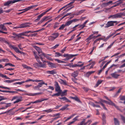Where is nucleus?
Returning <instances> with one entry per match:
<instances>
[{
  "mask_svg": "<svg viewBox=\"0 0 125 125\" xmlns=\"http://www.w3.org/2000/svg\"><path fill=\"white\" fill-rule=\"evenodd\" d=\"M54 86H55V91L58 93L52 95L51 96L52 97L54 96H59L60 95L61 90L58 82L56 81L55 82Z\"/></svg>",
  "mask_w": 125,
  "mask_h": 125,
  "instance_id": "obj_1",
  "label": "nucleus"
},
{
  "mask_svg": "<svg viewBox=\"0 0 125 125\" xmlns=\"http://www.w3.org/2000/svg\"><path fill=\"white\" fill-rule=\"evenodd\" d=\"M21 1V0H8L3 4V5L5 6H8L9 7L10 6V5L15 3V2H19Z\"/></svg>",
  "mask_w": 125,
  "mask_h": 125,
  "instance_id": "obj_2",
  "label": "nucleus"
},
{
  "mask_svg": "<svg viewBox=\"0 0 125 125\" xmlns=\"http://www.w3.org/2000/svg\"><path fill=\"white\" fill-rule=\"evenodd\" d=\"M113 102L111 101H106L105 100H103V99H101V102H100V104L103 107V108L104 109V110H107V109L106 108L105 106L104 105V104H103V103H105L106 104H108L109 105H111L112 104Z\"/></svg>",
  "mask_w": 125,
  "mask_h": 125,
  "instance_id": "obj_3",
  "label": "nucleus"
},
{
  "mask_svg": "<svg viewBox=\"0 0 125 125\" xmlns=\"http://www.w3.org/2000/svg\"><path fill=\"white\" fill-rule=\"evenodd\" d=\"M119 22H118L117 21H108L106 24V26H105V27L106 28L110 26H114V23H115V25H116Z\"/></svg>",
  "mask_w": 125,
  "mask_h": 125,
  "instance_id": "obj_4",
  "label": "nucleus"
},
{
  "mask_svg": "<svg viewBox=\"0 0 125 125\" xmlns=\"http://www.w3.org/2000/svg\"><path fill=\"white\" fill-rule=\"evenodd\" d=\"M78 55L77 54L75 55L73 54H64L63 55V56L64 57L67 58L64 59V61H67L70 59L74 57L75 56Z\"/></svg>",
  "mask_w": 125,
  "mask_h": 125,
  "instance_id": "obj_5",
  "label": "nucleus"
},
{
  "mask_svg": "<svg viewBox=\"0 0 125 125\" xmlns=\"http://www.w3.org/2000/svg\"><path fill=\"white\" fill-rule=\"evenodd\" d=\"M33 54L35 58L36 59L37 61L39 63H42L40 61V59L41 60L43 61V62H44L45 61L43 60V58L41 57L40 55V58L39 57H38V56L37 55L36 52H33Z\"/></svg>",
  "mask_w": 125,
  "mask_h": 125,
  "instance_id": "obj_6",
  "label": "nucleus"
},
{
  "mask_svg": "<svg viewBox=\"0 0 125 125\" xmlns=\"http://www.w3.org/2000/svg\"><path fill=\"white\" fill-rule=\"evenodd\" d=\"M31 24L32 23L30 22L23 23L20 25V28L30 27Z\"/></svg>",
  "mask_w": 125,
  "mask_h": 125,
  "instance_id": "obj_7",
  "label": "nucleus"
},
{
  "mask_svg": "<svg viewBox=\"0 0 125 125\" xmlns=\"http://www.w3.org/2000/svg\"><path fill=\"white\" fill-rule=\"evenodd\" d=\"M39 64L37 63H35L33 64L34 66L36 68H44L45 67V65L42 63H39Z\"/></svg>",
  "mask_w": 125,
  "mask_h": 125,
  "instance_id": "obj_8",
  "label": "nucleus"
},
{
  "mask_svg": "<svg viewBox=\"0 0 125 125\" xmlns=\"http://www.w3.org/2000/svg\"><path fill=\"white\" fill-rule=\"evenodd\" d=\"M123 0H119L118 1L115 2V4L114 5L111 7V8H109L106 9L107 10L111 8L116 7V6L119 5L120 3H122V1Z\"/></svg>",
  "mask_w": 125,
  "mask_h": 125,
  "instance_id": "obj_9",
  "label": "nucleus"
},
{
  "mask_svg": "<svg viewBox=\"0 0 125 125\" xmlns=\"http://www.w3.org/2000/svg\"><path fill=\"white\" fill-rule=\"evenodd\" d=\"M120 15L118 13H116L114 15H110L108 17V19L112 18V19H116L117 18H119V16Z\"/></svg>",
  "mask_w": 125,
  "mask_h": 125,
  "instance_id": "obj_10",
  "label": "nucleus"
},
{
  "mask_svg": "<svg viewBox=\"0 0 125 125\" xmlns=\"http://www.w3.org/2000/svg\"><path fill=\"white\" fill-rule=\"evenodd\" d=\"M8 44V45L10 48H12L17 53H18L19 50L17 47H14L13 45L10 44L9 42V44Z\"/></svg>",
  "mask_w": 125,
  "mask_h": 125,
  "instance_id": "obj_11",
  "label": "nucleus"
},
{
  "mask_svg": "<svg viewBox=\"0 0 125 125\" xmlns=\"http://www.w3.org/2000/svg\"><path fill=\"white\" fill-rule=\"evenodd\" d=\"M112 1H111L107 3H104L101 5L100 6L102 8L105 7L108 5L109 4L112 3Z\"/></svg>",
  "mask_w": 125,
  "mask_h": 125,
  "instance_id": "obj_12",
  "label": "nucleus"
},
{
  "mask_svg": "<svg viewBox=\"0 0 125 125\" xmlns=\"http://www.w3.org/2000/svg\"><path fill=\"white\" fill-rule=\"evenodd\" d=\"M70 98L73 99L74 100L79 103H82L81 101L79 99L77 96H75L74 97L71 96L70 97Z\"/></svg>",
  "mask_w": 125,
  "mask_h": 125,
  "instance_id": "obj_13",
  "label": "nucleus"
},
{
  "mask_svg": "<svg viewBox=\"0 0 125 125\" xmlns=\"http://www.w3.org/2000/svg\"><path fill=\"white\" fill-rule=\"evenodd\" d=\"M48 64L49 66L51 68H56V65L55 64L52 63L50 62H48Z\"/></svg>",
  "mask_w": 125,
  "mask_h": 125,
  "instance_id": "obj_14",
  "label": "nucleus"
},
{
  "mask_svg": "<svg viewBox=\"0 0 125 125\" xmlns=\"http://www.w3.org/2000/svg\"><path fill=\"white\" fill-rule=\"evenodd\" d=\"M111 75L112 77L116 79H117L120 76V75L117 74L116 72L111 73Z\"/></svg>",
  "mask_w": 125,
  "mask_h": 125,
  "instance_id": "obj_15",
  "label": "nucleus"
},
{
  "mask_svg": "<svg viewBox=\"0 0 125 125\" xmlns=\"http://www.w3.org/2000/svg\"><path fill=\"white\" fill-rule=\"evenodd\" d=\"M13 36L10 35V37L12 39L14 40H16L17 39V34L15 33H12Z\"/></svg>",
  "mask_w": 125,
  "mask_h": 125,
  "instance_id": "obj_16",
  "label": "nucleus"
},
{
  "mask_svg": "<svg viewBox=\"0 0 125 125\" xmlns=\"http://www.w3.org/2000/svg\"><path fill=\"white\" fill-rule=\"evenodd\" d=\"M0 42L5 43L7 44H9V42L8 41H6V39L0 37Z\"/></svg>",
  "mask_w": 125,
  "mask_h": 125,
  "instance_id": "obj_17",
  "label": "nucleus"
},
{
  "mask_svg": "<svg viewBox=\"0 0 125 125\" xmlns=\"http://www.w3.org/2000/svg\"><path fill=\"white\" fill-rule=\"evenodd\" d=\"M20 80L19 79H14L11 80H6L4 82L5 83H12L16 81H18Z\"/></svg>",
  "mask_w": 125,
  "mask_h": 125,
  "instance_id": "obj_18",
  "label": "nucleus"
},
{
  "mask_svg": "<svg viewBox=\"0 0 125 125\" xmlns=\"http://www.w3.org/2000/svg\"><path fill=\"white\" fill-rule=\"evenodd\" d=\"M42 94V92H40L38 93H36L34 94H32V93H28L26 94L27 95H29V96H35L36 95H38L39 94Z\"/></svg>",
  "mask_w": 125,
  "mask_h": 125,
  "instance_id": "obj_19",
  "label": "nucleus"
},
{
  "mask_svg": "<svg viewBox=\"0 0 125 125\" xmlns=\"http://www.w3.org/2000/svg\"><path fill=\"white\" fill-rule=\"evenodd\" d=\"M59 98L61 100H62L63 101H65L66 102H71V101L65 97H59Z\"/></svg>",
  "mask_w": 125,
  "mask_h": 125,
  "instance_id": "obj_20",
  "label": "nucleus"
},
{
  "mask_svg": "<svg viewBox=\"0 0 125 125\" xmlns=\"http://www.w3.org/2000/svg\"><path fill=\"white\" fill-rule=\"evenodd\" d=\"M79 72L77 71L74 72L71 74V76L73 77L74 78L77 77L78 75Z\"/></svg>",
  "mask_w": 125,
  "mask_h": 125,
  "instance_id": "obj_21",
  "label": "nucleus"
},
{
  "mask_svg": "<svg viewBox=\"0 0 125 125\" xmlns=\"http://www.w3.org/2000/svg\"><path fill=\"white\" fill-rule=\"evenodd\" d=\"M59 82L60 83L63 84L64 85H66L67 84V82L65 80H63L62 79H60V80L59 81Z\"/></svg>",
  "mask_w": 125,
  "mask_h": 125,
  "instance_id": "obj_22",
  "label": "nucleus"
},
{
  "mask_svg": "<svg viewBox=\"0 0 125 125\" xmlns=\"http://www.w3.org/2000/svg\"><path fill=\"white\" fill-rule=\"evenodd\" d=\"M69 106V105L68 104L62 107L61 109H60V110L63 111L65 110H68V109L67 108V107Z\"/></svg>",
  "mask_w": 125,
  "mask_h": 125,
  "instance_id": "obj_23",
  "label": "nucleus"
},
{
  "mask_svg": "<svg viewBox=\"0 0 125 125\" xmlns=\"http://www.w3.org/2000/svg\"><path fill=\"white\" fill-rule=\"evenodd\" d=\"M46 73H47L52 75L56 73V72L54 70H53L51 71H47L46 72Z\"/></svg>",
  "mask_w": 125,
  "mask_h": 125,
  "instance_id": "obj_24",
  "label": "nucleus"
},
{
  "mask_svg": "<svg viewBox=\"0 0 125 125\" xmlns=\"http://www.w3.org/2000/svg\"><path fill=\"white\" fill-rule=\"evenodd\" d=\"M34 48L36 49V50L37 51L38 53L40 54L41 53H42V51L41 49L39 47H37L36 46H35L34 47Z\"/></svg>",
  "mask_w": 125,
  "mask_h": 125,
  "instance_id": "obj_25",
  "label": "nucleus"
},
{
  "mask_svg": "<svg viewBox=\"0 0 125 125\" xmlns=\"http://www.w3.org/2000/svg\"><path fill=\"white\" fill-rule=\"evenodd\" d=\"M114 120L115 125H119V121L116 118H114Z\"/></svg>",
  "mask_w": 125,
  "mask_h": 125,
  "instance_id": "obj_26",
  "label": "nucleus"
},
{
  "mask_svg": "<svg viewBox=\"0 0 125 125\" xmlns=\"http://www.w3.org/2000/svg\"><path fill=\"white\" fill-rule=\"evenodd\" d=\"M83 64L81 65L75 64L71 65V67L72 68L76 67H81L82 66H83Z\"/></svg>",
  "mask_w": 125,
  "mask_h": 125,
  "instance_id": "obj_27",
  "label": "nucleus"
},
{
  "mask_svg": "<svg viewBox=\"0 0 125 125\" xmlns=\"http://www.w3.org/2000/svg\"><path fill=\"white\" fill-rule=\"evenodd\" d=\"M67 91V90H64L62 92V90H61V94L60 95H61V96H64L66 94L65 93H66Z\"/></svg>",
  "mask_w": 125,
  "mask_h": 125,
  "instance_id": "obj_28",
  "label": "nucleus"
},
{
  "mask_svg": "<svg viewBox=\"0 0 125 125\" xmlns=\"http://www.w3.org/2000/svg\"><path fill=\"white\" fill-rule=\"evenodd\" d=\"M95 71H90L87 72L85 74V76L87 77H89V76L92 73H94Z\"/></svg>",
  "mask_w": 125,
  "mask_h": 125,
  "instance_id": "obj_29",
  "label": "nucleus"
},
{
  "mask_svg": "<svg viewBox=\"0 0 125 125\" xmlns=\"http://www.w3.org/2000/svg\"><path fill=\"white\" fill-rule=\"evenodd\" d=\"M122 89V88H120L117 91V92L115 93L114 96V97H116L118 96L119 93L120 92L121 90Z\"/></svg>",
  "mask_w": 125,
  "mask_h": 125,
  "instance_id": "obj_30",
  "label": "nucleus"
},
{
  "mask_svg": "<svg viewBox=\"0 0 125 125\" xmlns=\"http://www.w3.org/2000/svg\"><path fill=\"white\" fill-rule=\"evenodd\" d=\"M93 34L91 35L86 39L87 42L89 43L90 42L89 41L92 38V36H93Z\"/></svg>",
  "mask_w": 125,
  "mask_h": 125,
  "instance_id": "obj_31",
  "label": "nucleus"
},
{
  "mask_svg": "<svg viewBox=\"0 0 125 125\" xmlns=\"http://www.w3.org/2000/svg\"><path fill=\"white\" fill-rule=\"evenodd\" d=\"M103 81L101 80H98L95 85L94 86V87H96L98 86Z\"/></svg>",
  "mask_w": 125,
  "mask_h": 125,
  "instance_id": "obj_32",
  "label": "nucleus"
},
{
  "mask_svg": "<svg viewBox=\"0 0 125 125\" xmlns=\"http://www.w3.org/2000/svg\"><path fill=\"white\" fill-rule=\"evenodd\" d=\"M52 35L54 36L55 39L57 38L59 35V33L58 32L53 33L52 34Z\"/></svg>",
  "mask_w": 125,
  "mask_h": 125,
  "instance_id": "obj_33",
  "label": "nucleus"
},
{
  "mask_svg": "<svg viewBox=\"0 0 125 125\" xmlns=\"http://www.w3.org/2000/svg\"><path fill=\"white\" fill-rule=\"evenodd\" d=\"M59 23L58 22H56L53 26V28L55 29L58 28L59 26Z\"/></svg>",
  "mask_w": 125,
  "mask_h": 125,
  "instance_id": "obj_34",
  "label": "nucleus"
},
{
  "mask_svg": "<svg viewBox=\"0 0 125 125\" xmlns=\"http://www.w3.org/2000/svg\"><path fill=\"white\" fill-rule=\"evenodd\" d=\"M21 35L22 36H27L28 37H29L30 36V35H27L26 34L27 33V32L26 31H25L23 32H21Z\"/></svg>",
  "mask_w": 125,
  "mask_h": 125,
  "instance_id": "obj_35",
  "label": "nucleus"
},
{
  "mask_svg": "<svg viewBox=\"0 0 125 125\" xmlns=\"http://www.w3.org/2000/svg\"><path fill=\"white\" fill-rule=\"evenodd\" d=\"M72 23L71 20L67 22L64 25L65 27L66 26H68Z\"/></svg>",
  "mask_w": 125,
  "mask_h": 125,
  "instance_id": "obj_36",
  "label": "nucleus"
},
{
  "mask_svg": "<svg viewBox=\"0 0 125 125\" xmlns=\"http://www.w3.org/2000/svg\"><path fill=\"white\" fill-rule=\"evenodd\" d=\"M0 76L3 78H5L6 79H10V78L7 77L6 75H4L0 73Z\"/></svg>",
  "mask_w": 125,
  "mask_h": 125,
  "instance_id": "obj_37",
  "label": "nucleus"
},
{
  "mask_svg": "<svg viewBox=\"0 0 125 125\" xmlns=\"http://www.w3.org/2000/svg\"><path fill=\"white\" fill-rule=\"evenodd\" d=\"M22 66L24 68H26L27 69H30L31 68V67L28 66L25 64H22Z\"/></svg>",
  "mask_w": 125,
  "mask_h": 125,
  "instance_id": "obj_38",
  "label": "nucleus"
},
{
  "mask_svg": "<svg viewBox=\"0 0 125 125\" xmlns=\"http://www.w3.org/2000/svg\"><path fill=\"white\" fill-rule=\"evenodd\" d=\"M55 57H59L60 56H62V55L58 52H56L55 53Z\"/></svg>",
  "mask_w": 125,
  "mask_h": 125,
  "instance_id": "obj_39",
  "label": "nucleus"
},
{
  "mask_svg": "<svg viewBox=\"0 0 125 125\" xmlns=\"http://www.w3.org/2000/svg\"><path fill=\"white\" fill-rule=\"evenodd\" d=\"M82 88L85 92H87L90 90V89L84 87H83Z\"/></svg>",
  "mask_w": 125,
  "mask_h": 125,
  "instance_id": "obj_40",
  "label": "nucleus"
},
{
  "mask_svg": "<svg viewBox=\"0 0 125 125\" xmlns=\"http://www.w3.org/2000/svg\"><path fill=\"white\" fill-rule=\"evenodd\" d=\"M25 82L24 81H22L21 82H16L13 84V85H15L17 84L20 85L22 83H24Z\"/></svg>",
  "mask_w": 125,
  "mask_h": 125,
  "instance_id": "obj_41",
  "label": "nucleus"
},
{
  "mask_svg": "<svg viewBox=\"0 0 125 125\" xmlns=\"http://www.w3.org/2000/svg\"><path fill=\"white\" fill-rule=\"evenodd\" d=\"M45 84V82H44L42 81V82L39 83H38V85H37L39 88L42 87V85L44 84Z\"/></svg>",
  "mask_w": 125,
  "mask_h": 125,
  "instance_id": "obj_42",
  "label": "nucleus"
},
{
  "mask_svg": "<svg viewBox=\"0 0 125 125\" xmlns=\"http://www.w3.org/2000/svg\"><path fill=\"white\" fill-rule=\"evenodd\" d=\"M48 39V40L50 41H53L55 39V37L53 36H49Z\"/></svg>",
  "mask_w": 125,
  "mask_h": 125,
  "instance_id": "obj_43",
  "label": "nucleus"
},
{
  "mask_svg": "<svg viewBox=\"0 0 125 125\" xmlns=\"http://www.w3.org/2000/svg\"><path fill=\"white\" fill-rule=\"evenodd\" d=\"M22 101V98H20L17 99V100L14 101L13 102V103L15 104V103L19 102H21Z\"/></svg>",
  "mask_w": 125,
  "mask_h": 125,
  "instance_id": "obj_44",
  "label": "nucleus"
},
{
  "mask_svg": "<svg viewBox=\"0 0 125 125\" xmlns=\"http://www.w3.org/2000/svg\"><path fill=\"white\" fill-rule=\"evenodd\" d=\"M39 31H26L27 34L29 33H32L34 32H38Z\"/></svg>",
  "mask_w": 125,
  "mask_h": 125,
  "instance_id": "obj_45",
  "label": "nucleus"
},
{
  "mask_svg": "<svg viewBox=\"0 0 125 125\" xmlns=\"http://www.w3.org/2000/svg\"><path fill=\"white\" fill-rule=\"evenodd\" d=\"M111 62L110 61H109L108 62H107L105 64V65L103 67V68H102V69L103 70L107 66V65L109 63Z\"/></svg>",
  "mask_w": 125,
  "mask_h": 125,
  "instance_id": "obj_46",
  "label": "nucleus"
},
{
  "mask_svg": "<svg viewBox=\"0 0 125 125\" xmlns=\"http://www.w3.org/2000/svg\"><path fill=\"white\" fill-rule=\"evenodd\" d=\"M92 121L91 120H89L87 121L84 124V125H86L88 124V125H89L91 123Z\"/></svg>",
  "mask_w": 125,
  "mask_h": 125,
  "instance_id": "obj_47",
  "label": "nucleus"
},
{
  "mask_svg": "<svg viewBox=\"0 0 125 125\" xmlns=\"http://www.w3.org/2000/svg\"><path fill=\"white\" fill-rule=\"evenodd\" d=\"M40 88L37 85V86H34L33 87V88L35 90H37L41 91V90L40 89Z\"/></svg>",
  "mask_w": 125,
  "mask_h": 125,
  "instance_id": "obj_48",
  "label": "nucleus"
},
{
  "mask_svg": "<svg viewBox=\"0 0 125 125\" xmlns=\"http://www.w3.org/2000/svg\"><path fill=\"white\" fill-rule=\"evenodd\" d=\"M65 27V26L63 24L61 26L59 27L58 29L60 30H63L64 29Z\"/></svg>",
  "mask_w": 125,
  "mask_h": 125,
  "instance_id": "obj_49",
  "label": "nucleus"
},
{
  "mask_svg": "<svg viewBox=\"0 0 125 125\" xmlns=\"http://www.w3.org/2000/svg\"><path fill=\"white\" fill-rule=\"evenodd\" d=\"M54 60L55 61L59 63H62L65 62H64L60 60L59 59H55Z\"/></svg>",
  "mask_w": 125,
  "mask_h": 125,
  "instance_id": "obj_50",
  "label": "nucleus"
},
{
  "mask_svg": "<svg viewBox=\"0 0 125 125\" xmlns=\"http://www.w3.org/2000/svg\"><path fill=\"white\" fill-rule=\"evenodd\" d=\"M7 65H9L11 66H13V67H14L15 66L14 65H13L10 63H6L5 64V66H6Z\"/></svg>",
  "mask_w": 125,
  "mask_h": 125,
  "instance_id": "obj_51",
  "label": "nucleus"
},
{
  "mask_svg": "<svg viewBox=\"0 0 125 125\" xmlns=\"http://www.w3.org/2000/svg\"><path fill=\"white\" fill-rule=\"evenodd\" d=\"M111 105L114 106L117 110H120V109L118 106H116L114 103L113 102Z\"/></svg>",
  "mask_w": 125,
  "mask_h": 125,
  "instance_id": "obj_52",
  "label": "nucleus"
},
{
  "mask_svg": "<svg viewBox=\"0 0 125 125\" xmlns=\"http://www.w3.org/2000/svg\"><path fill=\"white\" fill-rule=\"evenodd\" d=\"M1 61V62L2 61H3L4 62H9V60L7 59H3L0 60Z\"/></svg>",
  "mask_w": 125,
  "mask_h": 125,
  "instance_id": "obj_53",
  "label": "nucleus"
},
{
  "mask_svg": "<svg viewBox=\"0 0 125 125\" xmlns=\"http://www.w3.org/2000/svg\"><path fill=\"white\" fill-rule=\"evenodd\" d=\"M79 24H78L77 25H75L74 27L73 28V29L71 31H72V32L73 31H74L76 30V28H75L78 26H79Z\"/></svg>",
  "mask_w": 125,
  "mask_h": 125,
  "instance_id": "obj_54",
  "label": "nucleus"
},
{
  "mask_svg": "<svg viewBox=\"0 0 125 125\" xmlns=\"http://www.w3.org/2000/svg\"><path fill=\"white\" fill-rule=\"evenodd\" d=\"M121 119L124 122L125 124V117L122 115H120Z\"/></svg>",
  "mask_w": 125,
  "mask_h": 125,
  "instance_id": "obj_55",
  "label": "nucleus"
},
{
  "mask_svg": "<svg viewBox=\"0 0 125 125\" xmlns=\"http://www.w3.org/2000/svg\"><path fill=\"white\" fill-rule=\"evenodd\" d=\"M11 103H6L5 105L6 108L7 107L10 106L11 105Z\"/></svg>",
  "mask_w": 125,
  "mask_h": 125,
  "instance_id": "obj_56",
  "label": "nucleus"
},
{
  "mask_svg": "<svg viewBox=\"0 0 125 125\" xmlns=\"http://www.w3.org/2000/svg\"><path fill=\"white\" fill-rule=\"evenodd\" d=\"M79 21V19H75L71 20L72 23L73 22H75Z\"/></svg>",
  "mask_w": 125,
  "mask_h": 125,
  "instance_id": "obj_57",
  "label": "nucleus"
},
{
  "mask_svg": "<svg viewBox=\"0 0 125 125\" xmlns=\"http://www.w3.org/2000/svg\"><path fill=\"white\" fill-rule=\"evenodd\" d=\"M85 121V119H83V121L80 123L79 125H84V124Z\"/></svg>",
  "mask_w": 125,
  "mask_h": 125,
  "instance_id": "obj_58",
  "label": "nucleus"
},
{
  "mask_svg": "<svg viewBox=\"0 0 125 125\" xmlns=\"http://www.w3.org/2000/svg\"><path fill=\"white\" fill-rule=\"evenodd\" d=\"M120 100L121 101H123L125 100V96H120Z\"/></svg>",
  "mask_w": 125,
  "mask_h": 125,
  "instance_id": "obj_59",
  "label": "nucleus"
},
{
  "mask_svg": "<svg viewBox=\"0 0 125 125\" xmlns=\"http://www.w3.org/2000/svg\"><path fill=\"white\" fill-rule=\"evenodd\" d=\"M88 20H87V21H86L85 22L83 23V24H82V28H83L84 27L86 26H85V25H86V24L88 22Z\"/></svg>",
  "mask_w": 125,
  "mask_h": 125,
  "instance_id": "obj_60",
  "label": "nucleus"
},
{
  "mask_svg": "<svg viewBox=\"0 0 125 125\" xmlns=\"http://www.w3.org/2000/svg\"><path fill=\"white\" fill-rule=\"evenodd\" d=\"M119 15H120V16H119V18H120L122 16H125V13L124 12H123L122 13H118Z\"/></svg>",
  "mask_w": 125,
  "mask_h": 125,
  "instance_id": "obj_61",
  "label": "nucleus"
},
{
  "mask_svg": "<svg viewBox=\"0 0 125 125\" xmlns=\"http://www.w3.org/2000/svg\"><path fill=\"white\" fill-rule=\"evenodd\" d=\"M102 120H106V117L104 113H103L102 115Z\"/></svg>",
  "mask_w": 125,
  "mask_h": 125,
  "instance_id": "obj_62",
  "label": "nucleus"
},
{
  "mask_svg": "<svg viewBox=\"0 0 125 125\" xmlns=\"http://www.w3.org/2000/svg\"><path fill=\"white\" fill-rule=\"evenodd\" d=\"M47 18V17H45L42 19V20L39 21L40 23H41L43 22Z\"/></svg>",
  "mask_w": 125,
  "mask_h": 125,
  "instance_id": "obj_63",
  "label": "nucleus"
},
{
  "mask_svg": "<svg viewBox=\"0 0 125 125\" xmlns=\"http://www.w3.org/2000/svg\"><path fill=\"white\" fill-rule=\"evenodd\" d=\"M72 80L74 82V83H77V82L76 81V80L77 79H76L75 78H72Z\"/></svg>",
  "mask_w": 125,
  "mask_h": 125,
  "instance_id": "obj_64",
  "label": "nucleus"
}]
</instances>
